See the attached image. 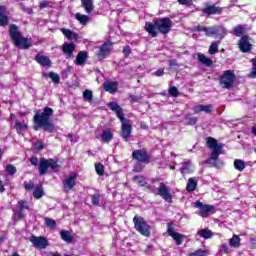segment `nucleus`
<instances>
[{
	"instance_id": "obj_1",
	"label": "nucleus",
	"mask_w": 256,
	"mask_h": 256,
	"mask_svg": "<svg viewBox=\"0 0 256 256\" xmlns=\"http://www.w3.org/2000/svg\"><path fill=\"white\" fill-rule=\"evenodd\" d=\"M51 117H53V108L44 107L42 113H36L33 116V130L39 131V129H43L45 133H53L55 131V124Z\"/></svg>"
},
{
	"instance_id": "obj_2",
	"label": "nucleus",
	"mask_w": 256,
	"mask_h": 256,
	"mask_svg": "<svg viewBox=\"0 0 256 256\" xmlns=\"http://www.w3.org/2000/svg\"><path fill=\"white\" fill-rule=\"evenodd\" d=\"M171 27H173V21L169 17L154 18L153 22L145 23V31L153 38L157 37L159 33L167 35L171 32Z\"/></svg>"
},
{
	"instance_id": "obj_3",
	"label": "nucleus",
	"mask_w": 256,
	"mask_h": 256,
	"mask_svg": "<svg viewBox=\"0 0 256 256\" xmlns=\"http://www.w3.org/2000/svg\"><path fill=\"white\" fill-rule=\"evenodd\" d=\"M108 107L119 118V121L121 123L120 137H122L124 141H129V137H131V133L133 131V126L129 123V120L125 118V113H123V108L119 106L117 102H109Z\"/></svg>"
},
{
	"instance_id": "obj_4",
	"label": "nucleus",
	"mask_w": 256,
	"mask_h": 256,
	"mask_svg": "<svg viewBox=\"0 0 256 256\" xmlns=\"http://www.w3.org/2000/svg\"><path fill=\"white\" fill-rule=\"evenodd\" d=\"M206 145L208 149H212V152L210 158L206 159L204 163L211 167H223V162L219 161V155L223 153V144L209 136L206 138Z\"/></svg>"
},
{
	"instance_id": "obj_5",
	"label": "nucleus",
	"mask_w": 256,
	"mask_h": 256,
	"mask_svg": "<svg viewBox=\"0 0 256 256\" xmlns=\"http://www.w3.org/2000/svg\"><path fill=\"white\" fill-rule=\"evenodd\" d=\"M8 33L15 47H18L19 49H29L33 46V42H31L29 38L23 37V34L19 31V26H17V24H10Z\"/></svg>"
},
{
	"instance_id": "obj_6",
	"label": "nucleus",
	"mask_w": 256,
	"mask_h": 256,
	"mask_svg": "<svg viewBox=\"0 0 256 256\" xmlns=\"http://www.w3.org/2000/svg\"><path fill=\"white\" fill-rule=\"evenodd\" d=\"M134 228L143 237H151V226L145 221V218L135 215L133 218Z\"/></svg>"
},
{
	"instance_id": "obj_7",
	"label": "nucleus",
	"mask_w": 256,
	"mask_h": 256,
	"mask_svg": "<svg viewBox=\"0 0 256 256\" xmlns=\"http://www.w3.org/2000/svg\"><path fill=\"white\" fill-rule=\"evenodd\" d=\"M235 79H237L235 72L233 70H226L220 76L219 83L224 86V89H231L235 85Z\"/></svg>"
},
{
	"instance_id": "obj_8",
	"label": "nucleus",
	"mask_w": 256,
	"mask_h": 256,
	"mask_svg": "<svg viewBox=\"0 0 256 256\" xmlns=\"http://www.w3.org/2000/svg\"><path fill=\"white\" fill-rule=\"evenodd\" d=\"M132 159L138 163H144V165L151 163V155L145 149L133 150Z\"/></svg>"
},
{
	"instance_id": "obj_9",
	"label": "nucleus",
	"mask_w": 256,
	"mask_h": 256,
	"mask_svg": "<svg viewBox=\"0 0 256 256\" xmlns=\"http://www.w3.org/2000/svg\"><path fill=\"white\" fill-rule=\"evenodd\" d=\"M167 233L169 237H172V239L175 240L176 245H183V239L187 237L185 234L175 232L174 222L167 223Z\"/></svg>"
},
{
	"instance_id": "obj_10",
	"label": "nucleus",
	"mask_w": 256,
	"mask_h": 256,
	"mask_svg": "<svg viewBox=\"0 0 256 256\" xmlns=\"http://www.w3.org/2000/svg\"><path fill=\"white\" fill-rule=\"evenodd\" d=\"M157 191V195H159V197H162V199L166 201V203H173V194H171V189L169 188V186H167L163 182H160Z\"/></svg>"
},
{
	"instance_id": "obj_11",
	"label": "nucleus",
	"mask_w": 256,
	"mask_h": 256,
	"mask_svg": "<svg viewBox=\"0 0 256 256\" xmlns=\"http://www.w3.org/2000/svg\"><path fill=\"white\" fill-rule=\"evenodd\" d=\"M111 51H113V42H104L96 55L99 59H107V56L111 55Z\"/></svg>"
},
{
	"instance_id": "obj_12",
	"label": "nucleus",
	"mask_w": 256,
	"mask_h": 256,
	"mask_svg": "<svg viewBox=\"0 0 256 256\" xmlns=\"http://www.w3.org/2000/svg\"><path fill=\"white\" fill-rule=\"evenodd\" d=\"M204 33L207 37L215 35L219 37V39H223V37H225V28L221 26L206 27Z\"/></svg>"
},
{
	"instance_id": "obj_13",
	"label": "nucleus",
	"mask_w": 256,
	"mask_h": 256,
	"mask_svg": "<svg viewBox=\"0 0 256 256\" xmlns=\"http://www.w3.org/2000/svg\"><path fill=\"white\" fill-rule=\"evenodd\" d=\"M76 185H77V174L72 173L63 181V191H64V193H69V191H72V189Z\"/></svg>"
},
{
	"instance_id": "obj_14",
	"label": "nucleus",
	"mask_w": 256,
	"mask_h": 256,
	"mask_svg": "<svg viewBox=\"0 0 256 256\" xmlns=\"http://www.w3.org/2000/svg\"><path fill=\"white\" fill-rule=\"evenodd\" d=\"M194 207H196L197 209H200L198 213L200 217H207V215H209L211 211H215V206L209 205V204L204 205L203 202L201 201H197Z\"/></svg>"
},
{
	"instance_id": "obj_15",
	"label": "nucleus",
	"mask_w": 256,
	"mask_h": 256,
	"mask_svg": "<svg viewBox=\"0 0 256 256\" xmlns=\"http://www.w3.org/2000/svg\"><path fill=\"white\" fill-rule=\"evenodd\" d=\"M238 47L241 53H250L253 49V45L249 42V36L243 35L238 42Z\"/></svg>"
},
{
	"instance_id": "obj_16",
	"label": "nucleus",
	"mask_w": 256,
	"mask_h": 256,
	"mask_svg": "<svg viewBox=\"0 0 256 256\" xmlns=\"http://www.w3.org/2000/svg\"><path fill=\"white\" fill-rule=\"evenodd\" d=\"M30 241L36 249H46L49 245V241L44 236H32Z\"/></svg>"
},
{
	"instance_id": "obj_17",
	"label": "nucleus",
	"mask_w": 256,
	"mask_h": 256,
	"mask_svg": "<svg viewBox=\"0 0 256 256\" xmlns=\"http://www.w3.org/2000/svg\"><path fill=\"white\" fill-rule=\"evenodd\" d=\"M202 13L208 17H211V15H221L223 8L216 5H208L202 9Z\"/></svg>"
},
{
	"instance_id": "obj_18",
	"label": "nucleus",
	"mask_w": 256,
	"mask_h": 256,
	"mask_svg": "<svg viewBox=\"0 0 256 256\" xmlns=\"http://www.w3.org/2000/svg\"><path fill=\"white\" fill-rule=\"evenodd\" d=\"M29 210V202L27 200H19L18 201V211L15 212V216L21 220L25 215H23V211Z\"/></svg>"
},
{
	"instance_id": "obj_19",
	"label": "nucleus",
	"mask_w": 256,
	"mask_h": 256,
	"mask_svg": "<svg viewBox=\"0 0 256 256\" xmlns=\"http://www.w3.org/2000/svg\"><path fill=\"white\" fill-rule=\"evenodd\" d=\"M34 61H36V63H38V65L41 67H51L52 65L51 59L48 56L41 54H36Z\"/></svg>"
},
{
	"instance_id": "obj_20",
	"label": "nucleus",
	"mask_w": 256,
	"mask_h": 256,
	"mask_svg": "<svg viewBox=\"0 0 256 256\" xmlns=\"http://www.w3.org/2000/svg\"><path fill=\"white\" fill-rule=\"evenodd\" d=\"M103 87L104 91L110 93L111 95H115V93H117V90L119 89V82L108 81L103 84Z\"/></svg>"
},
{
	"instance_id": "obj_21",
	"label": "nucleus",
	"mask_w": 256,
	"mask_h": 256,
	"mask_svg": "<svg viewBox=\"0 0 256 256\" xmlns=\"http://www.w3.org/2000/svg\"><path fill=\"white\" fill-rule=\"evenodd\" d=\"M7 7L0 5V27L9 25V16H7Z\"/></svg>"
},
{
	"instance_id": "obj_22",
	"label": "nucleus",
	"mask_w": 256,
	"mask_h": 256,
	"mask_svg": "<svg viewBox=\"0 0 256 256\" xmlns=\"http://www.w3.org/2000/svg\"><path fill=\"white\" fill-rule=\"evenodd\" d=\"M62 51L64 55H67V59H70V57H73V53L75 51V44L65 42L62 45Z\"/></svg>"
},
{
	"instance_id": "obj_23",
	"label": "nucleus",
	"mask_w": 256,
	"mask_h": 256,
	"mask_svg": "<svg viewBox=\"0 0 256 256\" xmlns=\"http://www.w3.org/2000/svg\"><path fill=\"white\" fill-rule=\"evenodd\" d=\"M87 59H89V54L87 53V51H80L76 56L75 64L83 67V65L87 63Z\"/></svg>"
},
{
	"instance_id": "obj_24",
	"label": "nucleus",
	"mask_w": 256,
	"mask_h": 256,
	"mask_svg": "<svg viewBox=\"0 0 256 256\" xmlns=\"http://www.w3.org/2000/svg\"><path fill=\"white\" fill-rule=\"evenodd\" d=\"M133 181H134V183H137V185H139V187H145L146 189L151 191V184L148 183L147 181H145V176H137L136 175L133 177Z\"/></svg>"
},
{
	"instance_id": "obj_25",
	"label": "nucleus",
	"mask_w": 256,
	"mask_h": 256,
	"mask_svg": "<svg viewBox=\"0 0 256 256\" xmlns=\"http://www.w3.org/2000/svg\"><path fill=\"white\" fill-rule=\"evenodd\" d=\"M38 169L39 175H47V171L49 170V160L45 158H40Z\"/></svg>"
},
{
	"instance_id": "obj_26",
	"label": "nucleus",
	"mask_w": 256,
	"mask_h": 256,
	"mask_svg": "<svg viewBox=\"0 0 256 256\" xmlns=\"http://www.w3.org/2000/svg\"><path fill=\"white\" fill-rule=\"evenodd\" d=\"M194 113H201V111H204V113H211L213 111V105H197L193 108Z\"/></svg>"
},
{
	"instance_id": "obj_27",
	"label": "nucleus",
	"mask_w": 256,
	"mask_h": 256,
	"mask_svg": "<svg viewBox=\"0 0 256 256\" xmlns=\"http://www.w3.org/2000/svg\"><path fill=\"white\" fill-rule=\"evenodd\" d=\"M228 245L233 249H239V247H241V237H239V235L237 234H234L232 238L229 240Z\"/></svg>"
},
{
	"instance_id": "obj_28",
	"label": "nucleus",
	"mask_w": 256,
	"mask_h": 256,
	"mask_svg": "<svg viewBox=\"0 0 256 256\" xmlns=\"http://www.w3.org/2000/svg\"><path fill=\"white\" fill-rule=\"evenodd\" d=\"M198 61L205 65L206 67H211L213 65V60L211 58L205 56L203 53H198Z\"/></svg>"
},
{
	"instance_id": "obj_29",
	"label": "nucleus",
	"mask_w": 256,
	"mask_h": 256,
	"mask_svg": "<svg viewBox=\"0 0 256 256\" xmlns=\"http://www.w3.org/2000/svg\"><path fill=\"white\" fill-rule=\"evenodd\" d=\"M61 31L64 37H67L69 40L74 39V41H77V39H79V34L71 31L70 29L63 28Z\"/></svg>"
},
{
	"instance_id": "obj_30",
	"label": "nucleus",
	"mask_w": 256,
	"mask_h": 256,
	"mask_svg": "<svg viewBox=\"0 0 256 256\" xmlns=\"http://www.w3.org/2000/svg\"><path fill=\"white\" fill-rule=\"evenodd\" d=\"M197 189V179L195 178H189L188 183L186 185V191L188 193H193Z\"/></svg>"
},
{
	"instance_id": "obj_31",
	"label": "nucleus",
	"mask_w": 256,
	"mask_h": 256,
	"mask_svg": "<svg viewBox=\"0 0 256 256\" xmlns=\"http://www.w3.org/2000/svg\"><path fill=\"white\" fill-rule=\"evenodd\" d=\"M81 3L86 13H92V11L95 9V6L93 5V0H81Z\"/></svg>"
},
{
	"instance_id": "obj_32",
	"label": "nucleus",
	"mask_w": 256,
	"mask_h": 256,
	"mask_svg": "<svg viewBox=\"0 0 256 256\" xmlns=\"http://www.w3.org/2000/svg\"><path fill=\"white\" fill-rule=\"evenodd\" d=\"M113 139V132L111 130H104L101 134L102 143H109Z\"/></svg>"
},
{
	"instance_id": "obj_33",
	"label": "nucleus",
	"mask_w": 256,
	"mask_h": 256,
	"mask_svg": "<svg viewBox=\"0 0 256 256\" xmlns=\"http://www.w3.org/2000/svg\"><path fill=\"white\" fill-rule=\"evenodd\" d=\"M219 45H221V41L217 40L211 43L208 53L210 55H215L216 53H219Z\"/></svg>"
},
{
	"instance_id": "obj_34",
	"label": "nucleus",
	"mask_w": 256,
	"mask_h": 256,
	"mask_svg": "<svg viewBox=\"0 0 256 256\" xmlns=\"http://www.w3.org/2000/svg\"><path fill=\"white\" fill-rule=\"evenodd\" d=\"M43 195H45V192L43 190V185H38L35 187L34 191H33V197L34 199H41V197H43Z\"/></svg>"
},
{
	"instance_id": "obj_35",
	"label": "nucleus",
	"mask_w": 256,
	"mask_h": 256,
	"mask_svg": "<svg viewBox=\"0 0 256 256\" xmlns=\"http://www.w3.org/2000/svg\"><path fill=\"white\" fill-rule=\"evenodd\" d=\"M29 125L24 122L16 121L14 129H16L17 133H21V131H27Z\"/></svg>"
},
{
	"instance_id": "obj_36",
	"label": "nucleus",
	"mask_w": 256,
	"mask_h": 256,
	"mask_svg": "<svg viewBox=\"0 0 256 256\" xmlns=\"http://www.w3.org/2000/svg\"><path fill=\"white\" fill-rule=\"evenodd\" d=\"M60 237L66 243H72L73 242V236H71V234H69V231L62 230L60 232Z\"/></svg>"
},
{
	"instance_id": "obj_37",
	"label": "nucleus",
	"mask_w": 256,
	"mask_h": 256,
	"mask_svg": "<svg viewBox=\"0 0 256 256\" xmlns=\"http://www.w3.org/2000/svg\"><path fill=\"white\" fill-rule=\"evenodd\" d=\"M198 235L203 237V239H211V237H213V231L209 229H201L198 231Z\"/></svg>"
},
{
	"instance_id": "obj_38",
	"label": "nucleus",
	"mask_w": 256,
	"mask_h": 256,
	"mask_svg": "<svg viewBox=\"0 0 256 256\" xmlns=\"http://www.w3.org/2000/svg\"><path fill=\"white\" fill-rule=\"evenodd\" d=\"M75 19H77V21H79L80 25H87V23L89 21V16L83 15L81 13H76Z\"/></svg>"
},
{
	"instance_id": "obj_39",
	"label": "nucleus",
	"mask_w": 256,
	"mask_h": 256,
	"mask_svg": "<svg viewBox=\"0 0 256 256\" xmlns=\"http://www.w3.org/2000/svg\"><path fill=\"white\" fill-rule=\"evenodd\" d=\"M91 199V203L92 205H94V207H99L101 205L100 201H101V194L96 193V194H92L90 196Z\"/></svg>"
},
{
	"instance_id": "obj_40",
	"label": "nucleus",
	"mask_w": 256,
	"mask_h": 256,
	"mask_svg": "<svg viewBox=\"0 0 256 256\" xmlns=\"http://www.w3.org/2000/svg\"><path fill=\"white\" fill-rule=\"evenodd\" d=\"M44 223L48 229H55L57 227V222L53 218L44 217Z\"/></svg>"
},
{
	"instance_id": "obj_41",
	"label": "nucleus",
	"mask_w": 256,
	"mask_h": 256,
	"mask_svg": "<svg viewBox=\"0 0 256 256\" xmlns=\"http://www.w3.org/2000/svg\"><path fill=\"white\" fill-rule=\"evenodd\" d=\"M244 33H245V27H243L242 25H237L234 28L235 37H242Z\"/></svg>"
},
{
	"instance_id": "obj_42",
	"label": "nucleus",
	"mask_w": 256,
	"mask_h": 256,
	"mask_svg": "<svg viewBox=\"0 0 256 256\" xmlns=\"http://www.w3.org/2000/svg\"><path fill=\"white\" fill-rule=\"evenodd\" d=\"M49 168L52 169V171H59L61 169V166L55 161L54 159H49Z\"/></svg>"
},
{
	"instance_id": "obj_43",
	"label": "nucleus",
	"mask_w": 256,
	"mask_h": 256,
	"mask_svg": "<svg viewBox=\"0 0 256 256\" xmlns=\"http://www.w3.org/2000/svg\"><path fill=\"white\" fill-rule=\"evenodd\" d=\"M95 171H96L97 175L103 176V175H105V166L101 163H96Z\"/></svg>"
},
{
	"instance_id": "obj_44",
	"label": "nucleus",
	"mask_w": 256,
	"mask_h": 256,
	"mask_svg": "<svg viewBox=\"0 0 256 256\" xmlns=\"http://www.w3.org/2000/svg\"><path fill=\"white\" fill-rule=\"evenodd\" d=\"M234 167L237 169V171H243V169H245V162L237 159L234 161Z\"/></svg>"
},
{
	"instance_id": "obj_45",
	"label": "nucleus",
	"mask_w": 256,
	"mask_h": 256,
	"mask_svg": "<svg viewBox=\"0 0 256 256\" xmlns=\"http://www.w3.org/2000/svg\"><path fill=\"white\" fill-rule=\"evenodd\" d=\"M210 255L209 250L198 249L191 253L189 256H208Z\"/></svg>"
},
{
	"instance_id": "obj_46",
	"label": "nucleus",
	"mask_w": 256,
	"mask_h": 256,
	"mask_svg": "<svg viewBox=\"0 0 256 256\" xmlns=\"http://www.w3.org/2000/svg\"><path fill=\"white\" fill-rule=\"evenodd\" d=\"M130 103H139L141 101H143V96L141 95H133V94H130L129 97H128Z\"/></svg>"
},
{
	"instance_id": "obj_47",
	"label": "nucleus",
	"mask_w": 256,
	"mask_h": 256,
	"mask_svg": "<svg viewBox=\"0 0 256 256\" xmlns=\"http://www.w3.org/2000/svg\"><path fill=\"white\" fill-rule=\"evenodd\" d=\"M48 77L51 78V80L53 81V83H61V78L59 77V74L55 73V72H50L48 74Z\"/></svg>"
},
{
	"instance_id": "obj_48",
	"label": "nucleus",
	"mask_w": 256,
	"mask_h": 256,
	"mask_svg": "<svg viewBox=\"0 0 256 256\" xmlns=\"http://www.w3.org/2000/svg\"><path fill=\"white\" fill-rule=\"evenodd\" d=\"M197 121H199L197 117H186L185 125H197Z\"/></svg>"
},
{
	"instance_id": "obj_49",
	"label": "nucleus",
	"mask_w": 256,
	"mask_h": 256,
	"mask_svg": "<svg viewBox=\"0 0 256 256\" xmlns=\"http://www.w3.org/2000/svg\"><path fill=\"white\" fill-rule=\"evenodd\" d=\"M219 251H220V253H223L224 255H229V253H231V250H229V245L226 243L220 245Z\"/></svg>"
},
{
	"instance_id": "obj_50",
	"label": "nucleus",
	"mask_w": 256,
	"mask_h": 256,
	"mask_svg": "<svg viewBox=\"0 0 256 256\" xmlns=\"http://www.w3.org/2000/svg\"><path fill=\"white\" fill-rule=\"evenodd\" d=\"M6 172L8 175H15L17 173V168L13 164L6 165Z\"/></svg>"
},
{
	"instance_id": "obj_51",
	"label": "nucleus",
	"mask_w": 256,
	"mask_h": 256,
	"mask_svg": "<svg viewBox=\"0 0 256 256\" xmlns=\"http://www.w3.org/2000/svg\"><path fill=\"white\" fill-rule=\"evenodd\" d=\"M168 93L171 95V97H179L180 95L179 89H177L175 86L170 87Z\"/></svg>"
},
{
	"instance_id": "obj_52",
	"label": "nucleus",
	"mask_w": 256,
	"mask_h": 256,
	"mask_svg": "<svg viewBox=\"0 0 256 256\" xmlns=\"http://www.w3.org/2000/svg\"><path fill=\"white\" fill-rule=\"evenodd\" d=\"M83 99H85L86 101H92L93 100V91L85 90L83 92Z\"/></svg>"
},
{
	"instance_id": "obj_53",
	"label": "nucleus",
	"mask_w": 256,
	"mask_h": 256,
	"mask_svg": "<svg viewBox=\"0 0 256 256\" xmlns=\"http://www.w3.org/2000/svg\"><path fill=\"white\" fill-rule=\"evenodd\" d=\"M24 189L26 191H32V189H35V182H33L32 180H30L29 182L25 181Z\"/></svg>"
},
{
	"instance_id": "obj_54",
	"label": "nucleus",
	"mask_w": 256,
	"mask_h": 256,
	"mask_svg": "<svg viewBox=\"0 0 256 256\" xmlns=\"http://www.w3.org/2000/svg\"><path fill=\"white\" fill-rule=\"evenodd\" d=\"M34 149L36 151H43V149H45V143H43V141H36L34 143Z\"/></svg>"
},
{
	"instance_id": "obj_55",
	"label": "nucleus",
	"mask_w": 256,
	"mask_h": 256,
	"mask_svg": "<svg viewBox=\"0 0 256 256\" xmlns=\"http://www.w3.org/2000/svg\"><path fill=\"white\" fill-rule=\"evenodd\" d=\"M47 7H51V1L45 0L39 3V9H47Z\"/></svg>"
},
{
	"instance_id": "obj_56",
	"label": "nucleus",
	"mask_w": 256,
	"mask_h": 256,
	"mask_svg": "<svg viewBox=\"0 0 256 256\" xmlns=\"http://www.w3.org/2000/svg\"><path fill=\"white\" fill-rule=\"evenodd\" d=\"M122 53L124 57H129L131 55V46L126 45L123 47Z\"/></svg>"
},
{
	"instance_id": "obj_57",
	"label": "nucleus",
	"mask_w": 256,
	"mask_h": 256,
	"mask_svg": "<svg viewBox=\"0 0 256 256\" xmlns=\"http://www.w3.org/2000/svg\"><path fill=\"white\" fill-rule=\"evenodd\" d=\"M180 173H181L182 177H185V175L190 173L189 165L184 164L183 167L180 169Z\"/></svg>"
},
{
	"instance_id": "obj_58",
	"label": "nucleus",
	"mask_w": 256,
	"mask_h": 256,
	"mask_svg": "<svg viewBox=\"0 0 256 256\" xmlns=\"http://www.w3.org/2000/svg\"><path fill=\"white\" fill-rule=\"evenodd\" d=\"M179 5H186L191 7L193 5V0H178Z\"/></svg>"
},
{
	"instance_id": "obj_59",
	"label": "nucleus",
	"mask_w": 256,
	"mask_h": 256,
	"mask_svg": "<svg viewBox=\"0 0 256 256\" xmlns=\"http://www.w3.org/2000/svg\"><path fill=\"white\" fill-rule=\"evenodd\" d=\"M133 171L134 173H141V171H143V165L139 162L133 167Z\"/></svg>"
},
{
	"instance_id": "obj_60",
	"label": "nucleus",
	"mask_w": 256,
	"mask_h": 256,
	"mask_svg": "<svg viewBox=\"0 0 256 256\" xmlns=\"http://www.w3.org/2000/svg\"><path fill=\"white\" fill-rule=\"evenodd\" d=\"M155 77H163L165 75V68H159L154 72Z\"/></svg>"
},
{
	"instance_id": "obj_61",
	"label": "nucleus",
	"mask_w": 256,
	"mask_h": 256,
	"mask_svg": "<svg viewBox=\"0 0 256 256\" xmlns=\"http://www.w3.org/2000/svg\"><path fill=\"white\" fill-rule=\"evenodd\" d=\"M30 163H31V165H34V166L39 165V158H37V156H32L30 158Z\"/></svg>"
},
{
	"instance_id": "obj_62",
	"label": "nucleus",
	"mask_w": 256,
	"mask_h": 256,
	"mask_svg": "<svg viewBox=\"0 0 256 256\" xmlns=\"http://www.w3.org/2000/svg\"><path fill=\"white\" fill-rule=\"evenodd\" d=\"M205 29H206V27L205 26H201V25H198V26H195L194 27V31H204V33H205Z\"/></svg>"
},
{
	"instance_id": "obj_63",
	"label": "nucleus",
	"mask_w": 256,
	"mask_h": 256,
	"mask_svg": "<svg viewBox=\"0 0 256 256\" xmlns=\"http://www.w3.org/2000/svg\"><path fill=\"white\" fill-rule=\"evenodd\" d=\"M0 193H5V185H3V181L0 180Z\"/></svg>"
},
{
	"instance_id": "obj_64",
	"label": "nucleus",
	"mask_w": 256,
	"mask_h": 256,
	"mask_svg": "<svg viewBox=\"0 0 256 256\" xmlns=\"http://www.w3.org/2000/svg\"><path fill=\"white\" fill-rule=\"evenodd\" d=\"M252 76L256 77V66L252 68Z\"/></svg>"
}]
</instances>
